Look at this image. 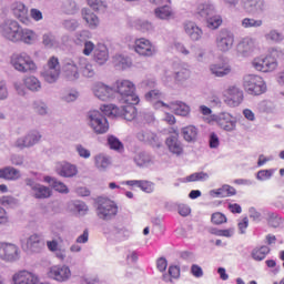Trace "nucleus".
I'll use <instances>...</instances> for the list:
<instances>
[{
    "label": "nucleus",
    "instance_id": "obj_13",
    "mask_svg": "<svg viewBox=\"0 0 284 284\" xmlns=\"http://www.w3.org/2000/svg\"><path fill=\"white\" fill-rule=\"evenodd\" d=\"M21 258V248L17 244L0 242V261L17 263Z\"/></svg>",
    "mask_w": 284,
    "mask_h": 284
},
{
    "label": "nucleus",
    "instance_id": "obj_57",
    "mask_svg": "<svg viewBox=\"0 0 284 284\" xmlns=\"http://www.w3.org/2000/svg\"><path fill=\"white\" fill-rule=\"evenodd\" d=\"M276 172V169H266V170H260L256 173V179L257 181H270V179H272V176H274Z\"/></svg>",
    "mask_w": 284,
    "mask_h": 284
},
{
    "label": "nucleus",
    "instance_id": "obj_61",
    "mask_svg": "<svg viewBox=\"0 0 284 284\" xmlns=\"http://www.w3.org/2000/svg\"><path fill=\"white\" fill-rule=\"evenodd\" d=\"M33 110L41 116H45L48 114V104L43 101H36L33 102Z\"/></svg>",
    "mask_w": 284,
    "mask_h": 284
},
{
    "label": "nucleus",
    "instance_id": "obj_62",
    "mask_svg": "<svg viewBox=\"0 0 284 284\" xmlns=\"http://www.w3.org/2000/svg\"><path fill=\"white\" fill-rule=\"evenodd\" d=\"M75 152L80 156V159L88 160L90 159V156H92V152L88 148L83 146V144H77Z\"/></svg>",
    "mask_w": 284,
    "mask_h": 284
},
{
    "label": "nucleus",
    "instance_id": "obj_23",
    "mask_svg": "<svg viewBox=\"0 0 284 284\" xmlns=\"http://www.w3.org/2000/svg\"><path fill=\"white\" fill-rule=\"evenodd\" d=\"M10 12L18 19L20 23L28 26L30 23V18H28V7L22 1L16 0L10 4Z\"/></svg>",
    "mask_w": 284,
    "mask_h": 284
},
{
    "label": "nucleus",
    "instance_id": "obj_7",
    "mask_svg": "<svg viewBox=\"0 0 284 284\" xmlns=\"http://www.w3.org/2000/svg\"><path fill=\"white\" fill-rule=\"evenodd\" d=\"M261 51V47L258 45V40L253 37H244L236 45V54L242 59H250L253 54Z\"/></svg>",
    "mask_w": 284,
    "mask_h": 284
},
{
    "label": "nucleus",
    "instance_id": "obj_1",
    "mask_svg": "<svg viewBox=\"0 0 284 284\" xmlns=\"http://www.w3.org/2000/svg\"><path fill=\"white\" fill-rule=\"evenodd\" d=\"M284 57V51L281 49H272L266 55L255 57L251 65L256 72H263L264 74H270L271 72H276L278 70V59Z\"/></svg>",
    "mask_w": 284,
    "mask_h": 284
},
{
    "label": "nucleus",
    "instance_id": "obj_15",
    "mask_svg": "<svg viewBox=\"0 0 284 284\" xmlns=\"http://www.w3.org/2000/svg\"><path fill=\"white\" fill-rule=\"evenodd\" d=\"M215 47L223 54L230 52L234 48V33L227 29H222L215 38Z\"/></svg>",
    "mask_w": 284,
    "mask_h": 284
},
{
    "label": "nucleus",
    "instance_id": "obj_12",
    "mask_svg": "<svg viewBox=\"0 0 284 284\" xmlns=\"http://www.w3.org/2000/svg\"><path fill=\"white\" fill-rule=\"evenodd\" d=\"M47 275L55 283H68L72 278V268L67 264H55L48 268Z\"/></svg>",
    "mask_w": 284,
    "mask_h": 284
},
{
    "label": "nucleus",
    "instance_id": "obj_25",
    "mask_svg": "<svg viewBox=\"0 0 284 284\" xmlns=\"http://www.w3.org/2000/svg\"><path fill=\"white\" fill-rule=\"evenodd\" d=\"M55 172L64 179H72L79 174V168L67 161L55 163Z\"/></svg>",
    "mask_w": 284,
    "mask_h": 284
},
{
    "label": "nucleus",
    "instance_id": "obj_6",
    "mask_svg": "<svg viewBox=\"0 0 284 284\" xmlns=\"http://www.w3.org/2000/svg\"><path fill=\"white\" fill-rule=\"evenodd\" d=\"M243 88L247 94L253 97H261L267 92V83L261 75L247 74L243 78Z\"/></svg>",
    "mask_w": 284,
    "mask_h": 284
},
{
    "label": "nucleus",
    "instance_id": "obj_2",
    "mask_svg": "<svg viewBox=\"0 0 284 284\" xmlns=\"http://www.w3.org/2000/svg\"><path fill=\"white\" fill-rule=\"evenodd\" d=\"M114 94H120L122 103L128 105H139L141 99L134 92L136 87L130 80L120 79L113 83Z\"/></svg>",
    "mask_w": 284,
    "mask_h": 284
},
{
    "label": "nucleus",
    "instance_id": "obj_3",
    "mask_svg": "<svg viewBox=\"0 0 284 284\" xmlns=\"http://www.w3.org/2000/svg\"><path fill=\"white\" fill-rule=\"evenodd\" d=\"M11 67L21 74H34L37 72V63L32 59V55L26 51L13 53L10 59Z\"/></svg>",
    "mask_w": 284,
    "mask_h": 284
},
{
    "label": "nucleus",
    "instance_id": "obj_34",
    "mask_svg": "<svg viewBox=\"0 0 284 284\" xmlns=\"http://www.w3.org/2000/svg\"><path fill=\"white\" fill-rule=\"evenodd\" d=\"M27 250L39 253L43 250V237L40 234H32L27 239Z\"/></svg>",
    "mask_w": 284,
    "mask_h": 284
},
{
    "label": "nucleus",
    "instance_id": "obj_36",
    "mask_svg": "<svg viewBox=\"0 0 284 284\" xmlns=\"http://www.w3.org/2000/svg\"><path fill=\"white\" fill-rule=\"evenodd\" d=\"M43 181H44V183H49V185H51V187L55 192H59L60 194H69L70 193V189H68V185H65V183L57 180L53 176L45 175L43 178Z\"/></svg>",
    "mask_w": 284,
    "mask_h": 284
},
{
    "label": "nucleus",
    "instance_id": "obj_64",
    "mask_svg": "<svg viewBox=\"0 0 284 284\" xmlns=\"http://www.w3.org/2000/svg\"><path fill=\"white\" fill-rule=\"evenodd\" d=\"M73 207L80 216H85V214H88V204H85L84 202L75 201L73 203Z\"/></svg>",
    "mask_w": 284,
    "mask_h": 284
},
{
    "label": "nucleus",
    "instance_id": "obj_55",
    "mask_svg": "<svg viewBox=\"0 0 284 284\" xmlns=\"http://www.w3.org/2000/svg\"><path fill=\"white\" fill-rule=\"evenodd\" d=\"M27 141L29 143V148H34L39 141H41V133L37 130L29 131L27 134Z\"/></svg>",
    "mask_w": 284,
    "mask_h": 284
},
{
    "label": "nucleus",
    "instance_id": "obj_63",
    "mask_svg": "<svg viewBox=\"0 0 284 284\" xmlns=\"http://www.w3.org/2000/svg\"><path fill=\"white\" fill-rule=\"evenodd\" d=\"M219 190L222 194V199H226V196H234L236 194V189L229 184L222 185Z\"/></svg>",
    "mask_w": 284,
    "mask_h": 284
},
{
    "label": "nucleus",
    "instance_id": "obj_30",
    "mask_svg": "<svg viewBox=\"0 0 284 284\" xmlns=\"http://www.w3.org/2000/svg\"><path fill=\"white\" fill-rule=\"evenodd\" d=\"M81 14L83 21H85L90 30H97V28L101 26V20L99 19V16L92 12V10H90L89 8L82 9Z\"/></svg>",
    "mask_w": 284,
    "mask_h": 284
},
{
    "label": "nucleus",
    "instance_id": "obj_26",
    "mask_svg": "<svg viewBox=\"0 0 284 284\" xmlns=\"http://www.w3.org/2000/svg\"><path fill=\"white\" fill-rule=\"evenodd\" d=\"M39 41V33L30 28L21 27L17 43H24V45H34Z\"/></svg>",
    "mask_w": 284,
    "mask_h": 284
},
{
    "label": "nucleus",
    "instance_id": "obj_10",
    "mask_svg": "<svg viewBox=\"0 0 284 284\" xmlns=\"http://www.w3.org/2000/svg\"><path fill=\"white\" fill-rule=\"evenodd\" d=\"M97 214L102 221H112L119 214V206L112 200L100 199L98 201Z\"/></svg>",
    "mask_w": 284,
    "mask_h": 284
},
{
    "label": "nucleus",
    "instance_id": "obj_42",
    "mask_svg": "<svg viewBox=\"0 0 284 284\" xmlns=\"http://www.w3.org/2000/svg\"><path fill=\"white\" fill-rule=\"evenodd\" d=\"M23 83L27 90L30 92H41V80L34 75H27L23 78Z\"/></svg>",
    "mask_w": 284,
    "mask_h": 284
},
{
    "label": "nucleus",
    "instance_id": "obj_20",
    "mask_svg": "<svg viewBox=\"0 0 284 284\" xmlns=\"http://www.w3.org/2000/svg\"><path fill=\"white\" fill-rule=\"evenodd\" d=\"M240 7L246 14H263L267 4L265 0H240Z\"/></svg>",
    "mask_w": 284,
    "mask_h": 284
},
{
    "label": "nucleus",
    "instance_id": "obj_14",
    "mask_svg": "<svg viewBox=\"0 0 284 284\" xmlns=\"http://www.w3.org/2000/svg\"><path fill=\"white\" fill-rule=\"evenodd\" d=\"M0 32L3 39L11 41V43H17L21 32V26L19 21L14 19H7L1 26Z\"/></svg>",
    "mask_w": 284,
    "mask_h": 284
},
{
    "label": "nucleus",
    "instance_id": "obj_22",
    "mask_svg": "<svg viewBox=\"0 0 284 284\" xmlns=\"http://www.w3.org/2000/svg\"><path fill=\"white\" fill-rule=\"evenodd\" d=\"M63 74L64 79H67V81H71L72 83L81 79V71L79 70V63H77V60H64Z\"/></svg>",
    "mask_w": 284,
    "mask_h": 284
},
{
    "label": "nucleus",
    "instance_id": "obj_9",
    "mask_svg": "<svg viewBox=\"0 0 284 284\" xmlns=\"http://www.w3.org/2000/svg\"><path fill=\"white\" fill-rule=\"evenodd\" d=\"M88 121L89 126L95 134H106L110 130V122H108V118L102 115L98 110L89 111Z\"/></svg>",
    "mask_w": 284,
    "mask_h": 284
},
{
    "label": "nucleus",
    "instance_id": "obj_45",
    "mask_svg": "<svg viewBox=\"0 0 284 284\" xmlns=\"http://www.w3.org/2000/svg\"><path fill=\"white\" fill-rule=\"evenodd\" d=\"M133 161L139 168H148V165H152V155L146 152H140L134 155Z\"/></svg>",
    "mask_w": 284,
    "mask_h": 284
},
{
    "label": "nucleus",
    "instance_id": "obj_31",
    "mask_svg": "<svg viewBox=\"0 0 284 284\" xmlns=\"http://www.w3.org/2000/svg\"><path fill=\"white\" fill-rule=\"evenodd\" d=\"M209 70L213 77L223 78L232 72V67L227 62L212 63Z\"/></svg>",
    "mask_w": 284,
    "mask_h": 284
},
{
    "label": "nucleus",
    "instance_id": "obj_21",
    "mask_svg": "<svg viewBox=\"0 0 284 284\" xmlns=\"http://www.w3.org/2000/svg\"><path fill=\"white\" fill-rule=\"evenodd\" d=\"M92 92L99 101H112L114 99V87H110L103 82H95L92 85Z\"/></svg>",
    "mask_w": 284,
    "mask_h": 284
},
{
    "label": "nucleus",
    "instance_id": "obj_41",
    "mask_svg": "<svg viewBox=\"0 0 284 284\" xmlns=\"http://www.w3.org/2000/svg\"><path fill=\"white\" fill-rule=\"evenodd\" d=\"M94 59L98 65H105L110 55L108 53V47L104 44H98L94 50Z\"/></svg>",
    "mask_w": 284,
    "mask_h": 284
},
{
    "label": "nucleus",
    "instance_id": "obj_40",
    "mask_svg": "<svg viewBox=\"0 0 284 284\" xmlns=\"http://www.w3.org/2000/svg\"><path fill=\"white\" fill-rule=\"evenodd\" d=\"M0 179H4V181H19L21 179V171L12 166L0 169Z\"/></svg>",
    "mask_w": 284,
    "mask_h": 284
},
{
    "label": "nucleus",
    "instance_id": "obj_17",
    "mask_svg": "<svg viewBox=\"0 0 284 284\" xmlns=\"http://www.w3.org/2000/svg\"><path fill=\"white\" fill-rule=\"evenodd\" d=\"M158 105L163 106V112H173L176 116H190V112H192L190 104L181 100L172 101L169 104L159 103Z\"/></svg>",
    "mask_w": 284,
    "mask_h": 284
},
{
    "label": "nucleus",
    "instance_id": "obj_48",
    "mask_svg": "<svg viewBox=\"0 0 284 284\" xmlns=\"http://www.w3.org/2000/svg\"><path fill=\"white\" fill-rule=\"evenodd\" d=\"M42 44L49 50H57L59 48V40L52 33H44L42 36Z\"/></svg>",
    "mask_w": 284,
    "mask_h": 284
},
{
    "label": "nucleus",
    "instance_id": "obj_56",
    "mask_svg": "<svg viewBox=\"0 0 284 284\" xmlns=\"http://www.w3.org/2000/svg\"><path fill=\"white\" fill-rule=\"evenodd\" d=\"M266 41H272L273 43H281L283 41V33L278 32V30H271L264 36Z\"/></svg>",
    "mask_w": 284,
    "mask_h": 284
},
{
    "label": "nucleus",
    "instance_id": "obj_39",
    "mask_svg": "<svg viewBox=\"0 0 284 284\" xmlns=\"http://www.w3.org/2000/svg\"><path fill=\"white\" fill-rule=\"evenodd\" d=\"M113 63L120 70H128V68H132V58L125 53H116L113 57Z\"/></svg>",
    "mask_w": 284,
    "mask_h": 284
},
{
    "label": "nucleus",
    "instance_id": "obj_16",
    "mask_svg": "<svg viewBox=\"0 0 284 284\" xmlns=\"http://www.w3.org/2000/svg\"><path fill=\"white\" fill-rule=\"evenodd\" d=\"M224 103L229 108H239L243 103V90L236 85H230L223 91Z\"/></svg>",
    "mask_w": 284,
    "mask_h": 284
},
{
    "label": "nucleus",
    "instance_id": "obj_29",
    "mask_svg": "<svg viewBox=\"0 0 284 284\" xmlns=\"http://www.w3.org/2000/svg\"><path fill=\"white\" fill-rule=\"evenodd\" d=\"M39 275L30 271H20L12 275L13 284H34Z\"/></svg>",
    "mask_w": 284,
    "mask_h": 284
},
{
    "label": "nucleus",
    "instance_id": "obj_8",
    "mask_svg": "<svg viewBox=\"0 0 284 284\" xmlns=\"http://www.w3.org/2000/svg\"><path fill=\"white\" fill-rule=\"evenodd\" d=\"M133 52L139 57H144V59H151L152 57H156L159 49L150 39L136 38L133 41Z\"/></svg>",
    "mask_w": 284,
    "mask_h": 284
},
{
    "label": "nucleus",
    "instance_id": "obj_49",
    "mask_svg": "<svg viewBox=\"0 0 284 284\" xmlns=\"http://www.w3.org/2000/svg\"><path fill=\"white\" fill-rule=\"evenodd\" d=\"M270 254V246L263 245L260 247H255L251 256L254 261H264V258Z\"/></svg>",
    "mask_w": 284,
    "mask_h": 284
},
{
    "label": "nucleus",
    "instance_id": "obj_46",
    "mask_svg": "<svg viewBox=\"0 0 284 284\" xmlns=\"http://www.w3.org/2000/svg\"><path fill=\"white\" fill-rule=\"evenodd\" d=\"M214 4L211 3H200L196 8V14H199L202 19H209L214 14Z\"/></svg>",
    "mask_w": 284,
    "mask_h": 284
},
{
    "label": "nucleus",
    "instance_id": "obj_59",
    "mask_svg": "<svg viewBox=\"0 0 284 284\" xmlns=\"http://www.w3.org/2000/svg\"><path fill=\"white\" fill-rule=\"evenodd\" d=\"M135 28L140 30V32H152V30H154V26L148 20H136Z\"/></svg>",
    "mask_w": 284,
    "mask_h": 284
},
{
    "label": "nucleus",
    "instance_id": "obj_58",
    "mask_svg": "<svg viewBox=\"0 0 284 284\" xmlns=\"http://www.w3.org/2000/svg\"><path fill=\"white\" fill-rule=\"evenodd\" d=\"M210 179V175L205 172H197L193 173L185 178L186 183H194L196 181H207Z\"/></svg>",
    "mask_w": 284,
    "mask_h": 284
},
{
    "label": "nucleus",
    "instance_id": "obj_11",
    "mask_svg": "<svg viewBox=\"0 0 284 284\" xmlns=\"http://www.w3.org/2000/svg\"><path fill=\"white\" fill-rule=\"evenodd\" d=\"M61 75V63L59 58L52 55L48 59L47 65L42 71V77L47 83H57L59 77Z\"/></svg>",
    "mask_w": 284,
    "mask_h": 284
},
{
    "label": "nucleus",
    "instance_id": "obj_4",
    "mask_svg": "<svg viewBox=\"0 0 284 284\" xmlns=\"http://www.w3.org/2000/svg\"><path fill=\"white\" fill-rule=\"evenodd\" d=\"M205 123L209 125H213L216 123L220 130L224 132H236V118L232 115L230 112H221L217 114H213L204 119Z\"/></svg>",
    "mask_w": 284,
    "mask_h": 284
},
{
    "label": "nucleus",
    "instance_id": "obj_43",
    "mask_svg": "<svg viewBox=\"0 0 284 284\" xmlns=\"http://www.w3.org/2000/svg\"><path fill=\"white\" fill-rule=\"evenodd\" d=\"M112 164V161L110 160V156L100 153L94 156V166L99 172H105L108 168Z\"/></svg>",
    "mask_w": 284,
    "mask_h": 284
},
{
    "label": "nucleus",
    "instance_id": "obj_47",
    "mask_svg": "<svg viewBox=\"0 0 284 284\" xmlns=\"http://www.w3.org/2000/svg\"><path fill=\"white\" fill-rule=\"evenodd\" d=\"M136 104H129L120 108L121 114L119 116H123L125 121H134L136 119Z\"/></svg>",
    "mask_w": 284,
    "mask_h": 284
},
{
    "label": "nucleus",
    "instance_id": "obj_33",
    "mask_svg": "<svg viewBox=\"0 0 284 284\" xmlns=\"http://www.w3.org/2000/svg\"><path fill=\"white\" fill-rule=\"evenodd\" d=\"M121 184L130 185L131 187H140V190L146 194H152V192H154V183L146 180H129L126 182H122Z\"/></svg>",
    "mask_w": 284,
    "mask_h": 284
},
{
    "label": "nucleus",
    "instance_id": "obj_54",
    "mask_svg": "<svg viewBox=\"0 0 284 284\" xmlns=\"http://www.w3.org/2000/svg\"><path fill=\"white\" fill-rule=\"evenodd\" d=\"M223 24V18L221 16H210L206 18V26L210 30H219Z\"/></svg>",
    "mask_w": 284,
    "mask_h": 284
},
{
    "label": "nucleus",
    "instance_id": "obj_18",
    "mask_svg": "<svg viewBox=\"0 0 284 284\" xmlns=\"http://www.w3.org/2000/svg\"><path fill=\"white\" fill-rule=\"evenodd\" d=\"M189 77H190V71L185 68H181L178 71L165 69L161 75V79L163 83H165V85H170L172 81H175V83L187 81Z\"/></svg>",
    "mask_w": 284,
    "mask_h": 284
},
{
    "label": "nucleus",
    "instance_id": "obj_27",
    "mask_svg": "<svg viewBox=\"0 0 284 284\" xmlns=\"http://www.w3.org/2000/svg\"><path fill=\"white\" fill-rule=\"evenodd\" d=\"M183 30L185 34L191 39L192 41H201L203 39V29L196 24V22L193 21H186L183 23Z\"/></svg>",
    "mask_w": 284,
    "mask_h": 284
},
{
    "label": "nucleus",
    "instance_id": "obj_28",
    "mask_svg": "<svg viewBox=\"0 0 284 284\" xmlns=\"http://www.w3.org/2000/svg\"><path fill=\"white\" fill-rule=\"evenodd\" d=\"M78 65L80 68V77H83V79H94V77H97V69L88 59L80 58Z\"/></svg>",
    "mask_w": 284,
    "mask_h": 284
},
{
    "label": "nucleus",
    "instance_id": "obj_24",
    "mask_svg": "<svg viewBox=\"0 0 284 284\" xmlns=\"http://www.w3.org/2000/svg\"><path fill=\"white\" fill-rule=\"evenodd\" d=\"M26 185L31 187V194L34 199H50L52 196V189L34 182L32 179H27Z\"/></svg>",
    "mask_w": 284,
    "mask_h": 284
},
{
    "label": "nucleus",
    "instance_id": "obj_44",
    "mask_svg": "<svg viewBox=\"0 0 284 284\" xmlns=\"http://www.w3.org/2000/svg\"><path fill=\"white\" fill-rule=\"evenodd\" d=\"M136 139H139V141H142L143 143H151V145H154V143L159 141L156 133L150 130H141L140 132H138Z\"/></svg>",
    "mask_w": 284,
    "mask_h": 284
},
{
    "label": "nucleus",
    "instance_id": "obj_5",
    "mask_svg": "<svg viewBox=\"0 0 284 284\" xmlns=\"http://www.w3.org/2000/svg\"><path fill=\"white\" fill-rule=\"evenodd\" d=\"M102 234L110 241L115 243H123L132 236V230L123 224H104L102 226Z\"/></svg>",
    "mask_w": 284,
    "mask_h": 284
},
{
    "label": "nucleus",
    "instance_id": "obj_35",
    "mask_svg": "<svg viewBox=\"0 0 284 284\" xmlns=\"http://www.w3.org/2000/svg\"><path fill=\"white\" fill-rule=\"evenodd\" d=\"M145 101L151 103L155 110H162L163 112V106L159 105V103H165L161 101L163 99V93L159 90H151L144 95Z\"/></svg>",
    "mask_w": 284,
    "mask_h": 284
},
{
    "label": "nucleus",
    "instance_id": "obj_19",
    "mask_svg": "<svg viewBox=\"0 0 284 284\" xmlns=\"http://www.w3.org/2000/svg\"><path fill=\"white\" fill-rule=\"evenodd\" d=\"M169 135L165 140V145L172 154L181 156L183 154V143L179 141V130L176 128H169Z\"/></svg>",
    "mask_w": 284,
    "mask_h": 284
},
{
    "label": "nucleus",
    "instance_id": "obj_32",
    "mask_svg": "<svg viewBox=\"0 0 284 284\" xmlns=\"http://www.w3.org/2000/svg\"><path fill=\"white\" fill-rule=\"evenodd\" d=\"M47 247L49 252H52V254L55 255V258H58V261H65V258L68 257L67 251L65 248L61 247V245L59 244V240L53 239L47 241Z\"/></svg>",
    "mask_w": 284,
    "mask_h": 284
},
{
    "label": "nucleus",
    "instance_id": "obj_60",
    "mask_svg": "<svg viewBox=\"0 0 284 284\" xmlns=\"http://www.w3.org/2000/svg\"><path fill=\"white\" fill-rule=\"evenodd\" d=\"M211 223L213 225H223V223H227V216L221 212H215L211 215Z\"/></svg>",
    "mask_w": 284,
    "mask_h": 284
},
{
    "label": "nucleus",
    "instance_id": "obj_50",
    "mask_svg": "<svg viewBox=\"0 0 284 284\" xmlns=\"http://www.w3.org/2000/svg\"><path fill=\"white\" fill-rule=\"evenodd\" d=\"M100 110L105 116H121V109L114 104H104Z\"/></svg>",
    "mask_w": 284,
    "mask_h": 284
},
{
    "label": "nucleus",
    "instance_id": "obj_37",
    "mask_svg": "<svg viewBox=\"0 0 284 284\" xmlns=\"http://www.w3.org/2000/svg\"><path fill=\"white\" fill-rule=\"evenodd\" d=\"M154 16L161 21H170V19H174V10H172V7L164 4L155 8Z\"/></svg>",
    "mask_w": 284,
    "mask_h": 284
},
{
    "label": "nucleus",
    "instance_id": "obj_51",
    "mask_svg": "<svg viewBox=\"0 0 284 284\" xmlns=\"http://www.w3.org/2000/svg\"><path fill=\"white\" fill-rule=\"evenodd\" d=\"M87 3L95 12H105L108 10V1L105 0H87Z\"/></svg>",
    "mask_w": 284,
    "mask_h": 284
},
{
    "label": "nucleus",
    "instance_id": "obj_53",
    "mask_svg": "<svg viewBox=\"0 0 284 284\" xmlns=\"http://www.w3.org/2000/svg\"><path fill=\"white\" fill-rule=\"evenodd\" d=\"M108 145L111 150H114L115 152H123L124 150L123 142H121V140H119V138L114 135L108 136Z\"/></svg>",
    "mask_w": 284,
    "mask_h": 284
},
{
    "label": "nucleus",
    "instance_id": "obj_38",
    "mask_svg": "<svg viewBox=\"0 0 284 284\" xmlns=\"http://www.w3.org/2000/svg\"><path fill=\"white\" fill-rule=\"evenodd\" d=\"M182 136L186 143H196L199 139V129L195 125H187L181 130Z\"/></svg>",
    "mask_w": 284,
    "mask_h": 284
},
{
    "label": "nucleus",
    "instance_id": "obj_52",
    "mask_svg": "<svg viewBox=\"0 0 284 284\" xmlns=\"http://www.w3.org/2000/svg\"><path fill=\"white\" fill-rule=\"evenodd\" d=\"M241 26L246 30L250 28H261L263 26V20L254 18H244L241 21Z\"/></svg>",
    "mask_w": 284,
    "mask_h": 284
}]
</instances>
